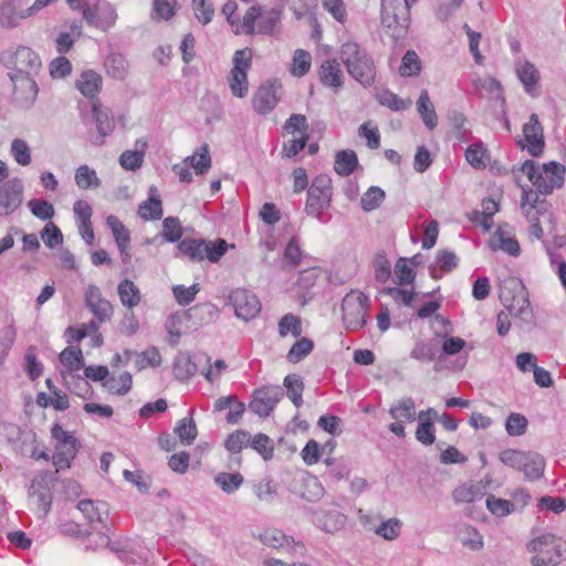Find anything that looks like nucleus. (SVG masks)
Returning a JSON list of instances; mask_svg holds the SVG:
<instances>
[{
	"label": "nucleus",
	"mask_w": 566,
	"mask_h": 566,
	"mask_svg": "<svg viewBox=\"0 0 566 566\" xmlns=\"http://www.w3.org/2000/svg\"><path fill=\"white\" fill-rule=\"evenodd\" d=\"M222 13L226 15L234 34L248 33V10L239 9L237 1L230 0L224 3Z\"/></svg>",
	"instance_id": "obj_21"
},
{
	"label": "nucleus",
	"mask_w": 566,
	"mask_h": 566,
	"mask_svg": "<svg viewBox=\"0 0 566 566\" xmlns=\"http://www.w3.org/2000/svg\"><path fill=\"white\" fill-rule=\"evenodd\" d=\"M281 84L276 81H266L254 94L253 108L261 115L273 111L280 99Z\"/></svg>",
	"instance_id": "obj_13"
},
{
	"label": "nucleus",
	"mask_w": 566,
	"mask_h": 566,
	"mask_svg": "<svg viewBox=\"0 0 566 566\" xmlns=\"http://www.w3.org/2000/svg\"><path fill=\"white\" fill-rule=\"evenodd\" d=\"M343 322L347 329L356 331L368 321V297L358 291H350L342 302Z\"/></svg>",
	"instance_id": "obj_5"
},
{
	"label": "nucleus",
	"mask_w": 566,
	"mask_h": 566,
	"mask_svg": "<svg viewBox=\"0 0 566 566\" xmlns=\"http://www.w3.org/2000/svg\"><path fill=\"white\" fill-rule=\"evenodd\" d=\"M312 65V56L310 52L297 49L294 52L292 64L290 67L291 73L294 76L302 77L310 71Z\"/></svg>",
	"instance_id": "obj_46"
},
{
	"label": "nucleus",
	"mask_w": 566,
	"mask_h": 566,
	"mask_svg": "<svg viewBox=\"0 0 566 566\" xmlns=\"http://www.w3.org/2000/svg\"><path fill=\"white\" fill-rule=\"evenodd\" d=\"M332 199V180L327 175L314 178L310 186L305 210L307 214L317 219L329 207Z\"/></svg>",
	"instance_id": "obj_8"
},
{
	"label": "nucleus",
	"mask_w": 566,
	"mask_h": 566,
	"mask_svg": "<svg viewBox=\"0 0 566 566\" xmlns=\"http://www.w3.org/2000/svg\"><path fill=\"white\" fill-rule=\"evenodd\" d=\"M527 549L536 555L532 566H557L566 558V545L553 534H543L527 544Z\"/></svg>",
	"instance_id": "obj_3"
},
{
	"label": "nucleus",
	"mask_w": 566,
	"mask_h": 566,
	"mask_svg": "<svg viewBox=\"0 0 566 566\" xmlns=\"http://www.w3.org/2000/svg\"><path fill=\"white\" fill-rule=\"evenodd\" d=\"M417 109L423 120V124L432 130L438 124V117L434 111V106L429 97L426 90L421 91L420 96L417 101Z\"/></svg>",
	"instance_id": "obj_34"
},
{
	"label": "nucleus",
	"mask_w": 566,
	"mask_h": 566,
	"mask_svg": "<svg viewBox=\"0 0 566 566\" xmlns=\"http://www.w3.org/2000/svg\"><path fill=\"white\" fill-rule=\"evenodd\" d=\"M192 10L196 18L202 24H208L214 15L211 0H192Z\"/></svg>",
	"instance_id": "obj_62"
},
{
	"label": "nucleus",
	"mask_w": 566,
	"mask_h": 566,
	"mask_svg": "<svg viewBox=\"0 0 566 566\" xmlns=\"http://www.w3.org/2000/svg\"><path fill=\"white\" fill-rule=\"evenodd\" d=\"M565 167L556 161L543 164V179L538 185V192L549 195L555 188H560L564 182Z\"/></svg>",
	"instance_id": "obj_20"
},
{
	"label": "nucleus",
	"mask_w": 566,
	"mask_h": 566,
	"mask_svg": "<svg viewBox=\"0 0 566 566\" xmlns=\"http://www.w3.org/2000/svg\"><path fill=\"white\" fill-rule=\"evenodd\" d=\"M163 235L168 242H177L182 237V227L178 218L167 217L164 219Z\"/></svg>",
	"instance_id": "obj_63"
},
{
	"label": "nucleus",
	"mask_w": 566,
	"mask_h": 566,
	"mask_svg": "<svg viewBox=\"0 0 566 566\" xmlns=\"http://www.w3.org/2000/svg\"><path fill=\"white\" fill-rule=\"evenodd\" d=\"M385 199V191L379 187H370L360 199L361 208L365 211L375 210Z\"/></svg>",
	"instance_id": "obj_60"
},
{
	"label": "nucleus",
	"mask_w": 566,
	"mask_h": 566,
	"mask_svg": "<svg viewBox=\"0 0 566 566\" xmlns=\"http://www.w3.org/2000/svg\"><path fill=\"white\" fill-rule=\"evenodd\" d=\"M544 469L545 461L541 455L527 453L521 471L528 480H537L543 475Z\"/></svg>",
	"instance_id": "obj_44"
},
{
	"label": "nucleus",
	"mask_w": 566,
	"mask_h": 566,
	"mask_svg": "<svg viewBox=\"0 0 566 566\" xmlns=\"http://www.w3.org/2000/svg\"><path fill=\"white\" fill-rule=\"evenodd\" d=\"M279 334L282 337L289 334L298 337L302 334L301 319L293 314H285L279 322Z\"/></svg>",
	"instance_id": "obj_57"
},
{
	"label": "nucleus",
	"mask_w": 566,
	"mask_h": 566,
	"mask_svg": "<svg viewBox=\"0 0 566 566\" xmlns=\"http://www.w3.org/2000/svg\"><path fill=\"white\" fill-rule=\"evenodd\" d=\"M85 303L99 322L109 321L114 308L112 303L103 297L98 286L90 284L85 291Z\"/></svg>",
	"instance_id": "obj_15"
},
{
	"label": "nucleus",
	"mask_w": 566,
	"mask_h": 566,
	"mask_svg": "<svg viewBox=\"0 0 566 566\" xmlns=\"http://www.w3.org/2000/svg\"><path fill=\"white\" fill-rule=\"evenodd\" d=\"M437 353V347L432 343L418 340L410 352V357L419 361H432Z\"/></svg>",
	"instance_id": "obj_52"
},
{
	"label": "nucleus",
	"mask_w": 566,
	"mask_h": 566,
	"mask_svg": "<svg viewBox=\"0 0 566 566\" xmlns=\"http://www.w3.org/2000/svg\"><path fill=\"white\" fill-rule=\"evenodd\" d=\"M401 527V521L397 517H391L388 520H381L377 527H370V532H374L386 541H394L399 537Z\"/></svg>",
	"instance_id": "obj_39"
},
{
	"label": "nucleus",
	"mask_w": 566,
	"mask_h": 566,
	"mask_svg": "<svg viewBox=\"0 0 566 566\" xmlns=\"http://www.w3.org/2000/svg\"><path fill=\"white\" fill-rule=\"evenodd\" d=\"M92 115L96 123V127L98 130V134L101 135V140L98 144L104 143V137L109 135L115 126L114 118L112 116V113L108 108H105L101 101H94L92 103Z\"/></svg>",
	"instance_id": "obj_23"
},
{
	"label": "nucleus",
	"mask_w": 566,
	"mask_h": 566,
	"mask_svg": "<svg viewBox=\"0 0 566 566\" xmlns=\"http://www.w3.org/2000/svg\"><path fill=\"white\" fill-rule=\"evenodd\" d=\"M256 497L264 503H271L277 494V484L271 479H264L254 486Z\"/></svg>",
	"instance_id": "obj_61"
},
{
	"label": "nucleus",
	"mask_w": 566,
	"mask_h": 566,
	"mask_svg": "<svg viewBox=\"0 0 566 566\" xmlns=\"http://www.w3.org/2000/svg\"><path fill=\"white\" fill-rule=\"evenodd\" d=\"M27 17H30L28 12H17L11 2H3L0 4V27L2 28L15 27L20 20Z\"/></svg>",
	"instance_id": "obj_48"
},
{
	"label": "nucleus",
	"mask_w": 566,
	"mask_h": 566,
	"mask_svg": "<svg viewBox=\"0 0 566 566\" xmlns=\"http://www.w3.org/2000/svg\"><path fill=\"white\" fill-rule=\"evenodd\" d=\"M459 538L463 546L471 551H480L483 547L482 535L472 526H464L459 532Z\"/></svg>",
	"instance_id": "obj_51"
},
{
	"label": "nucleus",
	"mask_w": 566,
	"mask_h": 566,
	"mask_svg": "<svg viewBox=\"0 0 566 566\" xmlns=\"http://www.w3.org/2000/svg\"><path fill=\"white\" fill-rule=\"evenodd\" d=\"M465 159L473 168L484 169L490 161V155L484 145L479 143L467 148Z\"/></svg>",
	"instance_id": "obj_40"
},
{
	"label": "nucleus",
	"mask_w": 566,
	"mask_h": 566,
	"mask_svg": "<svg viewBox=\"0 0 566 566\" xmlns=\"http://www.w3.org/2000/svg\"><path fill=\"white\" fill-rule=\"evenodd\" d=\"M156 191L157 189L151 187L149 198L138 206V216L144 221L159 220L163 217L161 200L156 196Z\"/></svg>",
	"instance_id": "obj_30"
},
{
	"label": "nucleus",
	"mask_w": 566,
	"mask_h": 566,
	"mask_svg": "<svg viewBox=\"0 0 566 566\" xmlns=\"http://www.w3.org/2000/svg\"><path fill=\"white\" fill-rule=\"evenodd\" d=\"M486 507L488 510L496 516H506L511 512L515 511V505L511 503L509 500L499 499L495 495L491 494L486 497Z\"/></svg>",
	"instance_id": "obj_58"
},
{
	"label": "nucleus",
	"mask_w": 566,
	"mask_h": 566,
	"mask_svg": "<svg viewBox=\"0 0 566 566\" xmlns=\"http://www.w3.org/2000/svg\"><path fill=\"white\" fill-rule=\"evenodd\" d=\"M106 222L113 232V235L118 245L119 252L123 255V261L127 262L130 258V255H129L130 235H129L127 228L115 216H109L107 218Z\"/></svg>",
	"instance_id": "obj_24"
},
{
	"label": "nucleus",
	"mask_w": 566,
	"mask_h": 566,
	"mask_svg": "<svg viewBox=\"0 0 566 566\" xmlns=\"http://www.w3.org/2000/svg\"><path fill=\"white\" fill-rule=\"evenodd\" d=\"M340 60L347 73L363 86H371L376 78V66L366 49L354 41L344 43L340 48Z\"/></svg>",
	"instance_id": "obj_1"
},
{
	"label": "nucleus",
	"mask_w": 566,
	"mask_h": 566,
	"mask_svg": "<svg viewBox=\"0 0 566 566\" xmlns=\"http://www.w3.org/2000/svg\"><path fill=\"white\" fill-rule=\"evenodd\" d=\"M74 180L76 186L83 190L98 188L101 186V180L96 171L87 165H81L76 168Z\"/></svg>",
	"instance_id": "obj_37"
},
{
	"label": "nucleus",
	"mask_w": 566,
	"mask_h": 566,
	"mask_svg": "<svg viewBox=\"0 0 566 566\" xmlns=\"http://www.w3.org/2000/svg\"><path fill=\"white\" fill-rule=\"evenodd\" d=\"M17 98L33 101L38 94V85L31 74L10 75Z\"/></svg>",
	"instance_id": "obj_25"
},
{
	"label": "nucleus",
	"mask_w": 566,
	"mask_h": 566,
	"mask_svg": "<svg viewBox=\"0 0 566 566\" xmlns=\"http://www.w3.org/2000/svg\"><path fill=\"white\" fill-rule=\"evenodd\" d=\"M178 9L177 0H153L151 18L157 21H167L176 14Z\"/></svg>",
	"instance_id": "obj_41"
},
{
	"label": "nucleus",
	"mask_w": 566,
	"mask_h": 566,
	"mask_svg": "<svg viewBox=\"0 0 566 566\" xmlns=\"http://www.w3.org/2000/svg\"><path fill=\"white\" fill-rule=\"evenodd\" d=\"M0 62L12 71L9 76L31 74L41 65L38 54L28 46L4 50L0 55Z\"/></svg>",
	"instance_id": "obj_6"
},
{
	"label": "nucleus",
	"mask_w": 566,
	"mask_h": 566,
	"mask_svg": "<svg viewBox=\"0 0 566 566\" xmlns=\"http://www.w3.org/2000/svg\"><path fill=\"white\" fill-rule=\"evenodd\" d=\"M280 395L281 389L276 386H264L256 389L253 392V399L250 401V408L260 417H268L277 403Z\"/></svg>",
	"instance_id": "obj_14"
},
{
	"label": "nucleus",
	"mask_w": 566,
	"mask_h": 566,
	"mask_svg": "<svg viewBox=\"0 0 566 566\" xmlns=\"http://www.w3.org/2000/svg\"><path fill=\"white\" fill-rule=\"evenodd\" d=\"M104 66L107 76L116 81H124L129 72L127 60L118 53L109 54Z\"/></svg>",
	"instance_id": "obj_32"
},
{
	"label": "nucleus",
	"mask_w": 566,
	"mask_h": 566,
	"mask_svg": "<svg viewBox=\"0 0 566 566\" xmlns=\"http://www.w3.org/2000/svg\"><path fill=\"white\" fill-rule=\"evenodd\" d=\"M500 300L511 316L528 322L532 308L528 293L523 282L517 277H507L500 285Z\"/></svg>",
	"instance_id": "obj_2"
},
{
	"label": "nucleus",
	"mask_w": 566,
	"mask_h": 566,
	"mask_svg": "<svg viewBox=\"0 0 566 566\" xmlns=\"http://www.w3.org/2000/svg\"><path fill=\"white\" fill-rule=\"evenodd\" d=\"M539 210L525 209V217L530 224V237L536 240H542L544 232L554 233L556 230L555 218L549 208L543 205L538 207Z\"/></svg>",
	"instance_id": "obj_11"
},
{
	"label": "nucleus",
	"mask_w": 566,
	"mask_h": 566,
	"mask_svg": "<svg viewBox=\"0 0 566 566\" xmlns=\"http://www.w3.org/2000/svg\"><path fill=\"white\" fill-rule=\"evenodd\" d=\"M313 348V340L307 337H303L293 344L286 355V359L292 364H296L307 356Z\"/></svg>",
	"instance_id": "obj_50"
},
{
	"label": "nucleus",
	"mask_w": 566,
	"mask_h": 566,
	"mask_svg": "<svg viewBox=\"0 0 566 566\" xmlns=\"http://www.w3.org/2000/svg\"><path fill=\"white\" fill-rule=\"evenodd\" d=\"M260 541L273 548L286 547L293 556H304L306 548L303 543L286 537L280 530H266L259 535Z\"/></svg>",
	"instance_id": "obj_16"
},
{
	"label": "nucleus",
	"mask_w": 566,
	"mask_h": 566,
	"mask_svg": "<svg viewBox=\"0 0 566 566\" xmlns=\"http://www.w3.org/2000/svg\"><path fill=\"white\" fill-rule=\"evenodd\" d=\"M358 166V158L354 150H340L335 156L334 169L343 177L352 175Z\"/></svg>",
	"instance_id": "obj_33"
},
{
	"label": "nucleus",
	"mask_w": 566,
	"mask_h": 566,
	"mask_svg": "<svg viewBox=\"0 0 566 566\" xmlns=\"http://www.w3.org/2000/svg\"><path fill=\"white\" fill-rule=\"evenodd\" d=\"M75 88L92 103L99 101L98 95L103 90V77L94 70L82 71L75 80Z\"/></svg>",
	"instance_id": "obj_18"
},
{
	"label": "nucleus",
	"mask_w": 566,
	"mask_h": 566,
	"mask_svg": "<svg viewBox=\"0 0 566 566\" xmlns=\"http://www.w3.org/2000/svg\"><path fill=\"white\" fill-rule=\"evenodd\" d=\"M319 80L324 86L339 90L343 82V71L339 63L335 59L326 60L319 67Z\"/></svg>",
	"instance_id": "obj_22"
},
{
	"label": "nucleus",
	"mask_w": 566,
	"mask_h": 566,
	"mask_svg": "<svg viewBox=\"0 0 566 566\" xmlns=\"http://www.w3.org/2000/svg\"><path fill=\"white\" fill-rule=\"evenodd\" d=\"M117 293L120 303L126 308H134L142 302V293L139 287L130 280L124 279L117 286Z\"/></svg>",
	"instance_id": "obj_28"
},
{
	"label": "nucleus",
	"mask_w": 566,
	"mask_h": 566,
	"mask_svg": "<svg viewBox=\"0 0 566 566\" xmlns=\"http://www.w3.org/2000/svg\"><path fill=\"white\" fill-rule=\"evenodd\" d=\"M103 387L112 395L124 396L133 385V377L129 373L125 371L118 377H109L103 384Z\"/></svg>",
	"instance_id": "obj_38"
},
{
	"label": "nucleus",
	"mask_w": 566,
	"mask_h": 566,
	"mask_svg": "<svg viewBox=\"0 0 566 566\" xmlns=\"http://www.w3.org/2000/svg\"><path fill=\"white\" fill-rule=\"evenodd\" d=\"M11 154L18 165L29 166L31 164V150L25 140L21 138L13 139Z\"/></svg>",
	"instance_id": "obj_55"
},
{
	"label": "nucleus",
	"mask_w": 566,
	"mask_h": 566,
	"mask_svg": "<svg viewBox=\"0 0 566 566\" xmlns=\"http://www.w3.org/2000/svg\"><path fill=\"white\" fill-rule=\"evenodd\" d=\"M207 248V241L196 239H186L178 245L181 253L192 261L206 260Z\"/></svg>",
	"instance_id": "obj_36"
},
{
	"label": "nucleus",
	"mask_w": 566,
	"mask_h": 566,
	"mask_svg": "<svg viewBox=\"0 0 566 566\" xmlns=\"http://www.w3.org/2000/svg\"><path fill=\"white\" fill-rule=\"evenodd\" d=\"M391 419L396 421L413 422L417 418L416 403L411 397H403L389 409Z\"/></svg>",
	"instance_id": "obj_29"
},
{
	"label": "nucleus",
	"mask_w": 566,
	"mask_h": 566,
	"mask_svg": "<svg viewBox=\"0 0 566 566\" xmlns=\"http://www.w3.org/2000/svg\"><path fill=\"white\" fill-rule=\"evenodd\" d=\"M190 167L193 168L197 175H205L211 167V157L209 145L203 144L193 155L188 156L181 164H176L172 170L178 175L181 182L192 181V174Z\"/></svg>",
	"instance_id": "obj_9"
},
{
	"label": "nucleus",
	"mask_w": 566,
	"mask_h": 566,
	"mask_svg": "<svg viewBox=\"0 0 566 566\" xmlns=\"http://www.w3.org/2000/svg\"><path fill=\"white\" fill-rule=\"evenodd\" d=\"M381 24L391 38L402 39L410 25V8L403 0H382Z\"/></svg>",
	"instance_id": "obj_4"
},
{
	"label": "nucleus",
	"mask_w": 566,
	"mask_h": 566,
	"mask_svg": "<svg viewBox=\"0 0 566 566\" xmlns=\"http://www.w3.org/2000/svg\"><path fill=\"white\" fill-rule=\"evenodd\" d=\"M250 447L253 448L265 461L273 458L274 443L266 434H256L250 442Z\"/></svg>",
	"instance_id": "obj_56"
},
{
	"label": "nucleus",
	"mask_w": 566,
	"mask_h": 566,
	"mask_svg": "<svg viewBox=\"0 0 566 566\" xmlns=\"http://www.w3.org/2000/svg\"><path fill=\"white\" fill-rule=\"evenodd\" d=\"M59 358L69 373L78 371L84 368V356L80 347L67 346L60 353Z\"/></svg>",
	"instance_id": "obj_35"
},
{
	"label": "nucleus",
	"mask_w": 566,
	"mask_h": 566,
	"mask_svg": "<svg viewBox=\"0 0 566 566\" xmlns=\"http://www.w3.org/2000/svg\"><path fill=\"white\" fill-rule=\"evenodd\" d=\"M421 70V62L417 53L412 50H409L405 53L401 60V65L399 67V73L401 76H413L418 75Z\"/></svg>",
	"instance_id": "obj_54"
},
{
	"label": "nucleus",
	"mask_w": 566,
	"mask_h": 566,
	"mask_svg": "<svg viewBox=\"0 0 566 566\" xmlns=\"http://www.w3.org/2000/svg\"><path fill=\"white\" fill-rule=\"evenodd\" d=\"M284 386L287 390V396L292 400L295 407H301L303 403V390L304 384L300 376L295 374H290L284 378Z\"/></svg>",
	"instance_id": "obj_45"
},
{
	"label": "nucleus",
	"mask_w": 566,
	"mask_h": 566,
	"mask_svg": "<svg viewBox=\"0 0 566 566\" xmlns=\"http://www.w3.org/2000/svg\"><path fill=\"white\" fill-rule=\"evenodd\" d=\"M281 19V12L275 9L264 10L261 7L250 8V34H272Z\"/></svg>",
	"instance_id": "obj_12"
},
{
	"label": "nucleus",
	"mask_w": 566,
	"mask_h": 566,
	"mask_svg": "<svg viewBox=\"0 0 566 566\" xmlns=\"http://www.w3.org/2000/svg\"><path fill=\"white\" fill-rule=\"evenodd\" d=\"M229 301L234 308L235 315L244 321L248 319V291L244 289L233 290Z\"/></svg>",
	"instance_id": "obj_53"
},
{
	"label": "nucleus",
	"mask_w": 566,
	"mask_h": 566,
	"mask_svg": "<svg viewBox=\"0 0 566 566\" xmlns=\"http://www.w3.org/2000/svg\"><path fill=\"white\" fill-rule=\"evenodd\" d=\"M523 136L527 143L526 147L528 153L534 157L541 156L543 154L545 143L543 127L536 114H532L528 122L524 124Z\"/></svg>",
	"instance_id": "obj_19"
},
{
	"label": "nucleus",
	"mask_w": 566,
	"mask_h": 566,
	"mask_svg": "<svg viewBox=\"0 0 566 566\" xmlns=\"http://www.w3.org/2000/svg\"><path fill=\"white\" fill-rule=\"evenodd\" d=\"M224 448L230 454V461L241 464L242 459L239 454L248 448V432L244 430L233 431L226 439Z\"/></svg>",
	"instance_id": "obj_27"
},
{
	"label": "nucleus",
	"mask_w": 566,
	"mask_h": 566,
	"mask_svg": "<svg viewBox=\"0 0 566 566\" xmlns=\"http://www.w3.org/2000/svg\"><path fill=\"white\" fill-rule=\"evenodd\" d=\"M528 421L525 416L513 412L509 415L505 421V430L509 436L516 437L525 433Z\"/></svg>",
	"instance_id": "obj_59"
},
{
	"label": "nucleus",
	"mask_w": 566,
	"mask_h": 566,
	"mask_svg": "<svg viewBox=\"0 0 566 566\" xmlns=\"http://www.w3.org/2000/svg\"><path fill=\"white\" fill-rule=\"evenodd\" d=\"M52 437L56 440L55 452L53 454V463L57 469L70 468L72 460L75 458L80 443L74 434L55 423L51 429Z\"/></svg>",
	"instance_id": "obj_7"
},
{
	"label": "nucleus",
	"mask_w": 566,
	"mask_h": 566,
	"mask_svg": "<svg viewBox=\"0 0 566 566\" xmlns=\"http://www.w3.org/2000/svg\"><path fill=\"white\" fill-rule=\"evenodd\" d=\"M490 248L494 251L502 250L510 255H518L520 244L513 238H505L504 232L499 228L494 237L490 240Z\"/></svg>",
	"instance_id": "obj_42"
},
{
	"label": "nucleus",
	"mask_w": 566,
	"mask_h": 566,
	"mask_svg": "<svg viewBox=\"0 0 566 566\" xmlns=\"http://www.w3.org/2000/svg\"><path fill=\"white\" fill-rule=\"evenodd\" d=\"M23 187L18 180L0 186V217L14 212L22 203Z\"/></svg>",
	"instance_id": "obj_17"
},
{
	"label": "nucleus",
	"mask_w": 566,
	"mask_h": 566,
	"mask_svg": "<svg viewBox=\"0 0 566 566\" xmlns=\"http://www.w3.org/2000/svg\"><path fill=\"white\" fill-rule=\"evenodd\" d=\"M485 494V486L481 482L459 485L454 489L452 496L461 503H473L480 501Z\"/></svg>",
	"instance_id": "obj_31"
},
{
	"label": "nucleus",
	"mask_w": 566,
	"mask_h": 566,
	"mask_svg": "<svg viewBox=\"0 0 566 566\" xmlns=\"http://www.w3.org/2000/svg\"><path fill=\"white\" fill-rule=\"evenodd\" d=\"M161 355L157 347H149L136 356L135 365L138 370L161 365Z\"/></svg>",
	"instance_id": "obj_47"
},
{
	"label": "nucleus",
	"mask_w": 566,
	"mask_h": 566,
	"mask_svg": "<svg viewBox=\"0 0 566 566\" xmlns=\"http://www.w3.org/2000/svg\"><path fill=\"white\" fill-rule=\"evenodd\" d=\"M516 75L518 80L522 82L525 91L532 97L537 96V83L539 80V73L537 69L530 62H524L516 66Z\"/></svg>",
	"instance_id": "obj_26"
},
{
	"label": "nucleus",
	"mask_w": 566,
	"mask_h": 566,
	"mask_svg": "<svg viewBox=\"0 0 566 566\" xmlns=\"http://www.w3.org/2000/svg\"><path fill=\"white\" fill-rule=\"evenodd\" d=\"M232 63V69L228 75V84L233 96L243 97L247 91L245 83L248 78L247 50H237Z\"/></svg>",
	"instance_id": "obj_10"
},
{
	"label": "nucleus",
	"mask_w": 566,
	"mask_h": 566,
	"mask_svg": "<svg viewBox=\"0 0 566 566\" xmlns=\"http://www.w3.org/2000/svg\"><path fill=\"white\" fill-rule=\"evenodd\" d=\"M321 527L327 533H335L344 527L346 523V516L339 511L332 510L325 512L319 518Z\"/></svg>",
	"instance_id": "obj_49"
},
{
	"label": "nucleus",
	"mask_w": 566,
	"mask_h": 566,
	"mask_svg": "<svg viewBox=\"0 0 566 566\" xmlns=\"http://www.w3.org/2000/svg\"><path fill=\"white\" fill-rule=\"evenodd\" d=\"M174 432L179 438L180 442L190 446L195 442L198 431L192 418L180 419L174 429Z\"/></svg>",
	"instance_id": "obj_43"
},
{
	"label": "nucleus",
	"mask_w": 566,
	"mask_h": 566,
	"mask_svg": "<svg viewBox=\"0 0 566 566\" xmlns=\"http://www.w3.org/2000/svg\"><path fill=\"white\" fill-rule=\"evenodd\" d=\"M214 481L224 492L231 493L243 483V476L240 473L222 472L216 476Z\"/></svg>",
	"instance_id": "obj_64"
}]
</instances>
